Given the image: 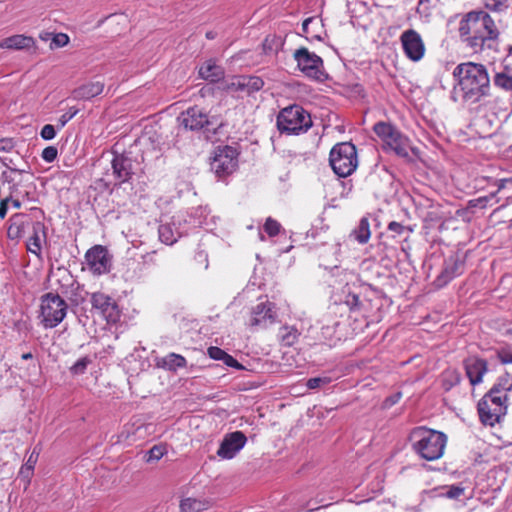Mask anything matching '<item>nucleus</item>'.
Segmentation results:
<instances>
[{"label": "nucleus", "instance_id": "2", "mask_svg": "<svg viewBox=\"0 0 512 512\" xmlns=\"http://www.w3.org/2000/svg\"><path fill=\"white\" fill-rule=\"evenodd\" d=\"M455 101L476 102L489 90V76L484 65L473 62L459 64L453 71Z\"/></svg>", "mask_w": 512, "mask_h": 512}, {"label": "nucleus", "instance_id": "53", "mask_svg": "<svg viewBox=\"0 0 512 512\" xmlns=\"http://www.w3.org/2000/svg\"><path fill=\"white\" fill-rule=\"evenodd\" d=\"M388 230L400 235L405 230V227L399 222L392 221L388 224Z\"/></svg>", "mask_w": 512, "mask_h": 512}, {"label": "nucleus", "instance_id": "1", "mask_svg": "<svg viewBox=\"0 0 512 512\" xmlns=\"http://www.w3.org/2000/svg\"><path fill=\"white\" fill-rule=\"evenodd\" d=\"M459 38L474 53L494 49L499 30L493 18L483 10L471 11L459 23Z\"/></svg>", "mask_w": 512, "mask_h": 512}, {"label": "nucleus", "instance_id": "25", "mask_svg": "<svg viewBox=\"0 0 512 512\" xmlns=\"http://www.w3.org/2000/svg\"><path fill=\"white\" fill-rule=\"evenodd\" d=\"M490 395L505 396L511 399L512 397V378L509 374L499 376L490 390L487 392Z\"/></svg>", "mask_w": 512, "mask_h": 512}, {"label": "nucleus", "instance_id": "42", "mask_svg": "<svg viewBox=\"0 0 512 512\" xmlns=\"http://www.w3.org/2000/svg\"><path fill=\"white\" fill-rule=\"evenodd\" d=\"M331 382L330 377H313L307 380L306 386L308 389H317Z\"/></svg>", "mask_w": 512, "mask_h": 512}, {"label": "nucleus", "instance_id": "46", "mask_svg": "<svg viewBox=\"0 0 512 512\" xmlns=\"http://www.w3.org/2000/svg\"><path fill=\"white\" fill-rule=\"evenodd\" d=\"M69 42V37L64 33H59L53 36L51 42V48H60L67 45Z\"/></svg>", "mask_w": 512, "mask_h": 512}, {"label": "nucleus", "instance_id": "55", "mask_svg": "<svg viewBox=\"0 0 512 512\" xmlns=\"http://www.w3.org/2000/svg\"><path fill=\"white\" fill-rule=\"evenodd\" d=\"M10 202V198L7 197L5 199H2L0 202V218H5L8 210V203Z\"/></svg>", "mask_w": 512, "mask_h": 512}, {"label": "nucleus", "instance_id": "40", "mask_svg": "<svg viewBox=\"0 0 512 512\" xmlns=\"http://www.w3.org/2000/svg\"><path fill=\"white\" fill-rule=\"evenodd\" d=\"M284 330L286 331V333L282 334L281 336L282 342L284 343V345L292 346L298 338L297 329L293 327H285Z\"/></svg>", "mask_w": 512, "mask_h": 512}, {"label": "nucleus", "instance_id": "21", "mask_svg": "<svg viewBox=\"0 0 512 512\" xmlns=\"http://www.w3.org/2000/svg\"><path fill=\"white\" fill-rule=\"evenodd\" d=\"M104 83L101 81L89 82L81 85L72 92V96L76 100H89L103 92Z\"/></svg>", "mask_w": 512, "mask_h": 512}, {"label": "nucleus", "instance_id": "61", "mask_svg": "<svg viewBox=\"0 0 512 512\" xmlns=\"http://www.w3.org/2000/svg\"><path fill=\"white\" fill-rule=\"evenodd\" d=\"M21 358H22L23 360H29V359H32V358H33V355H32V353H31V352H28V353H24V354H22Z\"/></svg>", "mask_w": 512, "mask_h": 512}, {"label": "nucleus", "instance_id": "62", "mask_svg": "<svg viewBox=\"0 0 512 512\" xmlns=\"http://www.w3.org/2000/svg\"><path fill=\"white\" fill-rule=\"evenodd\" d=\"M506 62H507V63H512V47H510V49H509V53H508V55L506 56Z\"/></svg>", "mask_w": 512, "mask_h": 512}, {"label": "nucleus", "instance_id": "13", "mask_svg": "<svg viewBox=\"0 0 512 512\" xmlns=\"http://www.w3.org/2000/svg\"><path fill=\"white\" fill-rule=\"evenodd\" d=\"M85 260L89 270L97 275L108 273L112 266V257L102 245L90 248L85 254Z\"/></svg>", "mask_w": 512, "mask_h": 512}, {"label": "nucleus", "instance_id": "37", "mask_svg": "<svg viewBox=\"0 0 512 512\" xmlns=\"http://www.w3.org/2000/svg\"><path fill=\"white\" fill-rule=\"evenodd\" d=\"M281 228V224L272 217H268L263 225V229L268 234L269 237H275L276 235H278L280 233Z\"/></svg>", "mask_w": 512, "mask_h": 512}, {"label": "nucleus", "instance_id": "36", "mask_svg": "<svg viewBox=\"0 0 512 512\" xmlns=\"http://www.w3.org/2000/svg\"><path fill=\"white\" fill-rule=\"evenodd\" d=\"M202 507V502L193 498L183 499L180 503L181 512H198Z\"/></svg>", "mask_w": 512, "mask_h": 512}, {"label": "nucleus", "instance_id": "57", "mask_svg": "<svg viewBox=\"0 0 512 512\" xmlns=\"http://www.w3.org/2000/svg\"><path fill=\"white\" fill-rule=\"evenodd\" d=\"M314 21V18L310 17L304 20L302 24V30L305 34H309V25Z\"/></svg>", "mask_w": 512, "mask_h": 512}, {"label": "nucleus", "instance_id": "6", "mask_svg": "<svg viewBox=\"0 0 512 512\" xmlns=\"http://www.w3.org/2000/svg\"><path fill=\"white\" fill-rule=\"evenodd\" d=\"M178 121L180 125L186 130L190 131H204L216 133L217 130L223 126L216 116H209L203 108L193 106L183 111Z\"/></svg>", "mask_w": 512, "mask_h": 512}, {"label": "nucleus", "instance_id": "29", "mask_svg": "<svg viewBox=\"0 0 512 512\" xmlns=\"http://www.w3.org/2000/svg\"><path fill=\"white\" fill-rule=\"evenodd\" d=\"M352 234L360 244H365L369 241L371 232L369 221L366 217L360 219L358 226L353 230Z\"/></svg>", "mask_w": 512, "mask_h": 512}, {"label": "nucleus", "instance_id": "27", "mask_svg": "<svg viewBox=\"0 0 512 512\" xmlns=\"http://www.w3.org/2000/svg\"><path fill=\"white\" fill-rule=\"evenodd\" d=\"M40 233L45 235V226L42 222H35L33 224V234L29 238L27 249L29 252L39 256L41 252V238Z\"/></svg>", "mask_w": 512, "mask_h": 512}, {"label": "nucleus", "instance_id": "32", "mask_svg": "<svg viewBox=\"0 0 512 512\" xmlns=\"http://www.w3.org/2000/svg\"><path fill=\"white\" fill-rule=\"evenodd\" d=\"M58 282L60 284L59 292L66 297L70 293L69 290L79 287V282L75 280L71 274L63 275Z\"/></svg>", "mask_w": 512, "mask_h": 512}, {"label": "nucleus", "instance_id": "34", "mask_svg": "<svg viewBox=\"0 0 512 512\" xmlns=\"http://www.w3.org/2000/svg\"><path fill=\"white\" fill-rule=\"evenodd\" d=\"M494 85L505 91H512V74L498 73L496 72L494 79Z\"/></svg>", "mask_w": 512, "mask_h": 512}, {"label": "nucleus", "instance_id": "31", "mask_svg": "<svg viewBox=\"0 0 512 512\" xmlns=\"http://www.w3.org/2000/svg\"><path fill=\"white\" fill-rule=\"evenodd\" d=\"M490 402L491 406H495L498 408V411H502L505 414L507 413V407L510 399L505 398V396H498V395H490V393H486L482 397V405L486 407V402Z\"/></svg>", "mask_w": 512, "mask_h": 512}, {"label": "nucleus", "instance_id": "24", "mask_svg": "<svg viewBox=\"0 0 512 512\" xmlns=\"http://www.w3.org/2000/svg\"><path fill=\"white\" fill-rule=\"evenodd\" d=\"M26 220L27 216L25 214L17 213L12 215L8 220L7 237L11 240L22 237Z\"/></svg>", "mask_w": 512, "mask_h": 512}, {"label": "nucleus", "instance_id": "10", "mask_svg": "<svg viewBox=\"0 0 512 512\" xmlns=\"http://www.w3.org/2000/svg\"><path fill=\"white\" fill-rule=\"evenodd\" d=\"M293 57L299 70L307 77L318 81H324L328 78V74L324 71L323 60L317 54L301 47L295 50Z\"/></svg>", "mask_w": 512, "mask_h": 512}, {"label": "nucleus", "instance_id": "41", "mask_svg": "<svg viewBox=\"0 0 512 512\" xmlns=\"http://www.w3.org/2000/svg\"><path fill=\"white\" fill-rule=\"evenodd\" d=\"M345 304L349 306L351 310H359L362 305L359 295L351 291H349L345 297Z\"/></svg>", "mask_w": 512, "mask_h": 512}, {"label": "nucleus", "instance_id": "59", "mask_svg": "<svg viewBox=\"0 0 512 512\" xmlns=\"http://www.w3.org/2000/svg\"><path fill=\"white\" fill-rule=\"evenodd\" d=\"M447 272V268H444L441 272V275L438 279V281H440L442 284H445L446 281H445V273Z\"/></svg>", "mask_w": 512, "mask_h": 512}, {"label": "nucleus", "instance_id": "5", "mask_svg": "<svg viewBox=\"0 0 512 512\" xmlns=\"http://www.w3.org/2000/svg\"><path fill=\"white\" fill-rule=\"evenodd\" d=\"M329 164L339 177L350 176L358 166L356 146L351 142L335 144L329 154Z\"/></svg>", "mask_w": 512, "mask_h": 512}, {"label": "nucleus", "instance_id": "60", "mask_svg": "<svg viewBox=\"0 0 512 512\" xmlns=\"http://www.w3.org/2000/svg\"><path fill=\"white\" fill-rule=\"evenodd\" d=\"M10 201H11L12 206H13L14 208L18 209V208H20V207H21V202H20L19 200H17V199H15V200H11V199H10Z\"/></svg>", "mask_w": 512, "mask_h": 512}, {"label": "nucleus", "instance_id": "28", "mask_svg": "<svg viewBox=\"0 0 512 512\" xmlns=\"http://www.w3.org/2000/svg\"><path fill=\"white\" fill-rule=\"evenodd\" d=\"M473 495V488L469 481H463L460 484L450 485V499H470Z\"/></svg>", "mask_w": 512, "mask_h": 512}, {"label": "nucleus", "instance_id": "47", "mask_svg": "<svg viewBox=\"0 0 512 512\" xmlns=\"http://www.w3.org/2000/svg\"><path fill=\"white\" fill-rule=\"evenodd\" d=\"M40 135L44 140H52L56 136L55 127L51 124L44 125Z\"/></svg>", "mask_w": 512, "mask_h": 512}, {"label": "nucleus", "instance_id": "33", "mask_svg": "<svg viewBox=\"0 0 512 512\" xmlns=\"http://www.w3.org/2000/svg\"><path fill=\"white\" fill-rule=\"evenodd\" d=\"M69 291L70 293L67 295V298L72 306H79L85 302L86 295L88 293L84 290L83 286L80 283L77 289L73 288Z\"/></svg>", "mask_w": 512, "mask_h": 512}, {"label": "nucleus", "instance_id": "12", "mask_svg": "<svg viewBox=\"0 0 512 512\" xmlns=\"http://www.w3.org/2000/svg\"><path fill=\"white\" fill-rule=\"evenodd\" d=\"M277 319L276 305L268 299L260 301L252 307L249 326L265 329L274 324Z\"/></svg>", "mask_w": 512, "mask_h": 512}, {"label": "nucleus", "instance_id": "7", "mask_svg": "<svg viewBox=\"0 0 512 512\" xmlns=\"http://www.w3.org/2000/svg\"><path fill=\"white\" fill-rule=\"evenodd\" d=\"M42 324L45 328L58 326L66 317L68 305L60 294L48 292L40 298Z\"/></svg>", "mask_w": 512, "mask_h": 512}, {"label": "nucleus", "instance_id": "51", "mask_svg": "<svg viewBox=\"0 0 512 512\" xmlns=\"http://www.w3.org/2000/svg\"><path fill=\"white\" fill-rule=\"evenodd\" d=\"M401 398H402L401 392H396V393L388 396L383 402L384 408L392 407L393 405L397 404Z\"/></svg>", "mask_w": 512, "mask_h": 512}, {"label": "nucleus", "instance_id": "49", "mask_svg": "<svg viewBox=\"0 0 512 512\" xmlns=\"http://www.w3.org/2000/svg\"><path fill=\"white\" fill-rule=\"evenodd\" d=\"M15 147V141L13 138H1L0 139V152H11Z\"/></svg>", "mask_w": 512, "mask_h": 512}, {"label": "nucleus", "instance_id": "35", "mask_svg": "<svg viewBox=\"0 0 512 512\" xmlns=\"http://www.w3.org/2000/svg\"><path fill=\"white\" fill-rule=\"evenodd\" d=\"M512 0H484L485 7L493 12H503L507 10Z\"/></svg>", "mask_w": 512, "mask_h": 512}, {"label": "nucleus", "instance_id": "22", "mask_svg": "<svg viewBox=\"0 0 512 512\" xmlns=\"http://www.w3.org/2000/svg\"><path fill=\"white\" fill-rule=\"evenodd\" d=\"M34 44L35 41L32 37L19 34L2 39L0 41V48L22 50L28 49Z\"/></svg>", "mask_w": 512, "mask_h": 512}, {"label": "nucleus", "instance_id": "14", "mask_svg": "<svg viewBox=\"0 0 512 512\" xmlns=\"http://www.w3.org/2000/svg\"><path fill=\"white\" fill-rule=\"evenodd\" d=\"M91 304L109 323H116L120 318V310L116 302L107 294L95 292L91 295Z\"/></svg>", "mask_w": 512, "mask_h": 512}, {"label": "nucleus", "instance_id": "17", "mask_svg": "<svg viewBox=\"0 0 512 512\" xmlns=\"http://www.w3.org/2000/svg\"><path fill=\"white\" fill-rule=\"evenodd\" d=\"M247 438L241 431L227 434L222 440L217 455L223 459H232L245 445Z\"/></svg>", "mask_w": 512, "mask_h": 512}, {"label": "nucleus", "instance_id": "23", "mask_svg": "<svg viewBox=\"0 0 512 512\" xmlns=\"http://www.w3.org/2000/svg\"><path fill=\"white\" fill-rule=\"evenodd\" d=\"M224 69L212 60L205 62L199 69V75L202 79L212 83L218 82L224 78Z\"/></svg>", "mask_w": 512, "mask_h": 512}, {"label": "nucleus", "instance_id": "30", "mask_svg": "<svg viewBox=\"0 0 512 512\" xmlns=\"http://www.w3.org/2000/svg\"><path fill=\"white\" fill-rule=\"evenodd\" d=\"M284 45V41L280 36L268 35L262 43V49L265 54H276Z\"/></svg>", "mask_w": 512, "mask_h": 512}, {"label": "nucleus", "instance_id": "16", "mask_svg": "<svg viewBox=\"0 0 512 512\" xmlns=\"http://www.w3.org/2000/svg\"><path fill=\"white\" fill-rule=\"evenodd\" d=\"M114 157L111 160L112 174L115 178V186H120L128 182L133 173V161L125 154L113 153Z\"/></svg>", "mask_w": 512, "mask_h": 512}, {"label": "nucleus", "instance_id": "48", "mask_svg": "<svg viewBox=\"0 0 512 512\" xmlns=\"http://www.w3.org/2000/svg\"><path fill=\"white\" fill-rule=\"evenodd\" d=\"M207 353L210 358L221 361L223 360L224 355H226V352L224 350L216 346L209 347Z\"/></svg>", "mask_w": 512, "mask_h": 512}, {"label": "nucleus", "instance_id": "4", "mask_svg": "<svg viewBox=\"0 0 512 512\" xmlns=\"http://www.w3.org/2000/svg\"><path fill=\"white\" fill-rule=\"evenodd\" d=\"M312 124L310 114L297 104L283 108L277 116L278 130L287 135L305 133Z\"/></svg>", "mask_w": 512, "mask_h": 512}, {"label": "nucleus", "instance_id": "8", "mask_svg": "<svg viewBox=\"0 0 512 512\" xmlns=\"http://www.w3.org/2000/svg\"><path fill=\"white\" fill-rule=\"evenodd\" d=\"M239 151L229 145L218 146L210 157V169L218 178L231 175L238 167Z\"/></svg>", "mask_w": 512, "mask_h": 512}, {"label": "nucleus", "instance_id": "20", "mask_svg": "<svg viewBox=\"0 0 512 512\" xmlns=\"http://www.w3.org/2000/svg\"><path fill=\"white\" fill-rule=\"evenodd\" d=\"M158 234L159 240L166 245H173L182 236L180 227L174 219L171 222L160 224Z\"/></svg>", "mask_w": 512, "mask_h": 512}, {"label": "nucleus", "instance_id": "26", "mask_svg": "<svg viewBox=\"0 0 512 512\" xmlns=\"http://www.w3.org/2000/svg\"><path fill=\"white\" fill-rule=\"evenodd\" d=\"M157 365L165 370L176 372L177 369L186 367L187 361L185 357L180 354L169 353L161 358Z\"/></svg>", "mask_w": 512, "mask_h": 512}, {"label": "nucleus", "instance_id": "45", "mask_svg": "<svg viewBox=\"0 0 512 512\" xmlns=\"http://www.w3.org/2000/svg\"><path fill=\"white\" fill-rule=\"evenodd\" d=\"M497 357L502 364H512V349L501 348L497 351Z\"/></svg>", "mask_w": 512, "mask_h": 512}, {"label": "nucleus", "instance_id": "63", "mask_svg": "<svg viewBox=\"0 0 512 512\" xmlns=\"http://www.w3.org/2000/svg\"><path fill=\"white\" fill-rule=\"evenodd\" d=\"M206 37L209 38V39H213L214 38V34L212 32H207Z\"/></svg>", "mask_w": 512, "mask_h": 512}, {"label": "nucleus", "instance_id": "44", "mask_svg": "<svg viewBox=\"0 0 512 512\" xmlns=\"http://www.w3.org/2000/svg\"><path fill=\"white\" fill-rule=\"evenodd\" d=\"M78 112L79 110L75 107L69 108V110L58 119L59 127L63 128Z\"/></svg>", "mask_w": 512, "mask_h": 512}, {"label": "nucleus", "instance_id": "18", "mask_svg": "<svg viewBox=\"0 0 512 512\" xmlns=\"http://www.w3.org/2000/svg\"><path fill=\"white\" fill-rule=\"evenodd\" d=\"M477 410L481 422L488 426H494L496 423H499L501 417L505 415L504 412H499L497 407L491 406V403L488 401L486 402V407H484L482 405V398L478 402Z\"/></svg>", "mask_w": 512, "mask_h": 512}, {"label": "nucleus", "instance_id": "19", "mask_svg": "<svg viewBox=\"0 0 512 512\" xmlns=\"http://www.w3.org/2000/svg\"><path fill=\"white\" fill-rule=\"evenodd\" d=\"M466 373L472 385L479 384L487 372V362L484 359L473 358L466 362Z\"/></svg>", "mask_w": 512, "mask_h": 512}, {"label": "nucleus", "instance_id": "54", "mask_svg": "<svg viewBox=\"0 0 512 512\" xmlns=\"http://www.w3.org/2000/svg\"><path fill=\"white\" fill-rule=\"evenodd\" d=\"M156 254L157 251H151L147 252L145 255H143V261L146 264H156Z\"/></svg>", "mask_w": 512, "mask_h": 512}, {"label": "nucleus", "instance_id": "52", "mask_svg": "<svg viewBox=\"0 0 512 512\" xmlns=\"http://www.w3.org/2000/svg\"><path fill=\"white\" fill-rule=\"evenodd\" d=\"M222 361L228 367L236 368L238 370L243 369L242 364H240L233 356L229 355L228 353H226V355H224V358Z\"/></svg>", "mask_w": 512, "mask_h": 512}, {"label": "nucleus", "instance_id": "43", "mask_svg": "<svg viewBox=\"0 0 512 512\" xmlns=\"http://www.w3.org/2000/svg\"><path fill=\"white\" fill-rule=\"evenodd\" d=\"M57 155H58L57 148L54 146H48L43 149L41 157L47 163H51L57 158Z\"/></svg>", "mask_w": 512, "mask_h": 512}, {"label": "nucleus", "instance_id": "15", "mask_svg": "<svg viewBox=\"0 0 512 512\" xmlns=\"http://www.w3.org/2000/svg\"><path fill=\"white\" fill-rule=\"evenodd\" d=\"M406 56L412 61H419L425 52V46L418 32L413 29L406 30L400 37Z\"/></svg>", "mask_w": 512, "mask_h": 512}, {"label": "nucleus", "instance_id": "50", "mask_svg": "<svg viewBox=\"0 0 512 512\" xmlns=\"http://www.w3.org/2000/svg\"><path fill=\"white\" fill-rule=\"evenodd\" d=\"M428 494L431 499L446 497V496H448V488L446 486L434 488V489L430 490L428 492Z\"/></svg>", "mask_w": 512, "mask_h": 512}, {"label": "nucleus", "instance_id": "64", "mask_svg": "<svg viewBox=\"0 0 512 512\" xmlns=\"http://www.w3.org/2000/svg\"><path fill=\"white\" fill-rule=\"evenodd\" d=\"M32 458H33V454L30 456V458H29V460L27 462V465L28 464L30 465L31 463H36V460H32Z\"/></svg>", "mask_w": 512, "mask_h": 512}, {"label": "nucleus", "instance_id": "39", "mask_svg": "<svg viewBox=\"0 0 512 512\" xmlns=\"http://www.w3.org/2000/svg\"><path fill=\"white\" fill-rule=\"evenodd\" d=\"M167 452L166 447L164 445H154L147 451V462L158 461L160 460L164 454Z\"/></svg>", "mask_w": 512, "mask_h": 512}, {"label": "nucleus", "instance_id": "38", "mask_svg": "<svg viewBox=\"0 0 512 512\" xmlns=\"http://www.w3.org/2000/svg\"><path fill=\"white\" fill-rule=\"evenodd\" d=\"M91 362L92 361L88 356L82 357L71 366L70 372L73 375L83 374L86 371L87 366L91 364Z\"/></svg>", "mask_w": 512, "mask_h": 512}, {"label": "nucleus", "instance_id": "11", "mask_svg": "<svg viewBox=\"0 0 512 512\" xmlns=\"http://www.w3.org/2000/svg\"><path fill=\"white\" fill-rule=\"evenodd\" d=\"M264 86V81L258 76L237 75L222 82L221 89L225 92H245L251 95L260 91Z\"/></svg>", "mask_w": 512, "mask_h": 512}, {"label": "nucleus", "instance_id": "3", "mask_svg": "<svg viewBox=\"0 0 512 512\" xmlns=\"http://www.w3.org/2000/svg\"><path fill=\"white\" fill-rule=\"evenodd\" d=\"M414 452L427 461L440 458L445 449L446 435L426 427L414 428L409 436Z\"/></svg>", "mask_w": 512, "mask_h": 512}, {"label": "nucleus", "instance_id": "9", "mask_svg": "<svg viewBox=\"0 0 512 512\" xmlns=\"http://www.w3.org/2000/svg\"><path fill=\"white\" fill-rule=\"evenodd\" d=\"M373 131L396 155L408 157V139L394 125L383 121L377 122Z\"/></svg>", "mask_w": 512, "mask_h": 512}, {"label": "nucleus", "instance_id": "56", "mask_svg": "<svg viewBox=\"0 0 512 512\" xmlns=\"http://www.w3.org/2000/svg\"><path fill=\"white\" fill-rule=\"evenodd\" d=\"M512 178H504L496 181V185L498 187L497 192L504 189L507 183H511Z\"/></svg>", "mask_w": 512, "mask_h": 512}, {"label": "nucleus", "instance_id": "58", "mask_svg": "<svg viewBox=\"0 0 512 512\" xmlns=\"http://www.w3.org/2000/svg\"><path fill=\"white\" fill-rule=\"evenodd\" d=\"M512 63H507L506 58L503 61V69L499 71L498 73H509L512 74Z\"/></svg>", "mask_w": 512, "mask_h": 512}]
</instances>
